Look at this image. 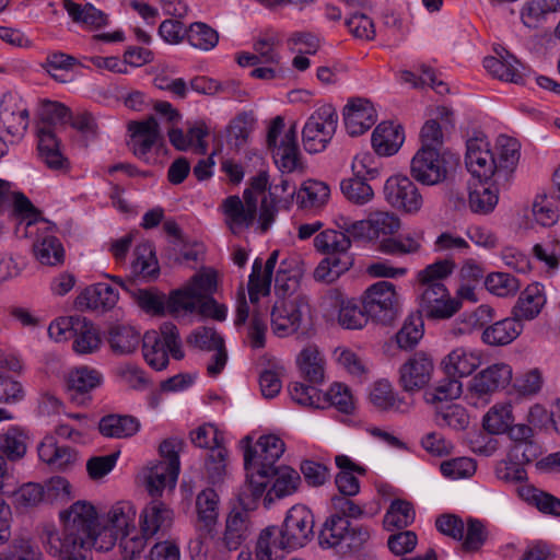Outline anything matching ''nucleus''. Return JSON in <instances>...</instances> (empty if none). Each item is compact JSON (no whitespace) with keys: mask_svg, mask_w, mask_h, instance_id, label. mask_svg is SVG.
I'll list each match as a JSON object with an SVG mask.
<instances>
[{"mask_svg":"<svg viewBox=\"0 0 560 560\" xmlns=\"http://www.w3.org/2000/svg\"><path fill=\"white\" fill-rule=\"evenodd\" d=\"M349 497L331 498V513L323 523L318 534V544L322 548L331 549L343 558L359 552L371 536L368 526L351 525L349 520L362 517L364 510Z\"/></svg>","mask_w":560,"mask_h":560,"instance_id":"nucleus-1","label":"nucleus"},{"mask_svg":"<svg viewBox=\"0 0 560 560\" xmlns=\"http://www.w3.org/2000/svg\"><path fill=\"white\" fill-rule=\"evenodd\" d=\"M243 442L250 443L246 436ZM285 451L284 442L275 434L260 436L254 445L248 444L244 451V468L246 470L247 483L241 494L242 504L252 509L255 502L262 497L267 478L270 471L278 468L276 463Z\"/></svg>","mask_w":560,"mask_h":560,"instance_id":"nucleus-2","label":"nucleus"},{"mask_svg":"<svg viewBox=\"0 0 560 560\" xmlns=\"http://www.w3.org/2000/svg\"><path fill=\"white\" fill-rule=\"evenodd\" d=\"M71 115L66 105L51 103L46 109L42 125L38 127V155L46 166L52 171L67 172L69 170V161L60 152L57 129L58 126L62 127L65 122H69Z\"/></svg>","mask_w":560,"mask_h":560,"instance_id":"nucleus-3","label":"nucleus"},{"mask_svg":"<svg viewBox=\"0 0 560 560\" xmlns=\"http://www.w3.org/2000/svg\"><path fill=\"white\" fill-rule=\"evenodd\" d=\"M59 516L63 523L62 530L59 533L55 528L48 527L44 530V538L48 535H56L61 541L85 545L91 541L90 534L93 533L98 522L97 511L92 503L77 501L68 510L61 511Z\"/></svg>","mask_w":560,"mask_h":560,"instance_id":"nucleus-4","label":"nucleus"},{"mask_svg":"<svg viewBox=\"0 0 560 560\" xmlns=\"http://www.w3.org/2000/svg\"><path fill=\"white\" fill-rule=\"evenodd\" d=\"M185 445L178 438L164 440L160 444V455L163 460L150 467L145 476L147 490L151 497H160L165 488L173 489L179 475V452Z\"/></svg>","mask_w":560,"mask_h":560,"instance_id":"nucleus-5","label":"nucleus"},{"mask_svg":"<svg viewBox=\"0 0 560 560\" xmlns=\"http://www.w3.org/2000/svg\"><path fill=\"white\" fill-rule=\"evenodd\" d=\"M217 285L214 271L196 273L187 284L170 293L168 314L173 317L194 314L196 305L200 301L211 298L217 291Z\"/></svg>","mask_w":560,"mask_h":560,"instance_id":"nucleus-6","label":"nucleus"},{"mask_svg":"<svg viewBox=\"0 0 560 560\" xmlns=\"http://www.w3.org/2000/svg\"><path fill=\"white\" fill-rule=\"evenodd\" d=\"M162 339L154 330L147 331L142 337V351L147 363L156 371L164 370L168 364V353L175 360L184 358L177 327L173 323H164L160 327Z\"/></svg>","mask_w":560,"mask_h":560,"instance_id":"nucleus-7","label":"nucleus"},{"mask_svg":"<svg viewBox=\"0 0 560 560\" xmlns=\"http://www.w3.org/2000/svg\"><path fill=\"white\" fill-rule=\"evenodd\" d=\"M458 162V155L451 151L419 149L411 160V175L424 185H436L447 177Z\"/></svg>","mask_w":560,"mask_h":560,"instance_id":"nucleus-8","label":"nucleus"},{"mask_svg":"<svg viewBox=\"0 0 560 560\" xmlns=\"http://www.w3.org/2000/svg\"><path fill=\"white\" fill-rule=\"evenodd\" d=\"M361 303L369 318L384 326L393 325L401 312L395 285L388 281H378L370 285Z\"/></svg>","mask_w":560,"mask_h":560,"instance_id":"nucleus-9","label":"nucleus"},{"mask_svg":"<svg viewBox=\"0 0 560 560\" xmlns=\"http://www.w3.org/2000/svg\"><path fill=\"white\" fill-rule=\"evenodd\" d=\"M284 128V119L276 116L267 133V145L272 151L276 164L282 172L292 173L302 167L301 153L298 144L296 124L293 122L284 132L281 141L277 139Z\"/></svg>","mask_w":560,"mask_h":560,"instance_id":"nucleus-10","label":"nucleus"},{"mask_svg":"<svg viewBox=\"0 0 560 560\" xmlns=\"http://www.w3.org/2000/svg\"><path fill=\"white\" fill-rule=\"evenodd\" d=\"M338 115L330 104L318 107L302 130L304 149L310 153L323 151L336 132Z\"/></svg>","mask_w":560,"mask_h":560,"instance_id":"nucleus-11","label":"nucleus"},{"mask_svg":"<svg viewBox=\"0 0 560 560\" xmlns=\"http://www.w3.org/2000/svg\"><path fill=\"white\" fill-rule=\"evenodd\" d=\"M191 443L201 448H209L206 470L212 482L222 479L225 472L228 451L223 446L222 433L212 424H202L190 433Z\"/></svg>","mask_w":560,"mask_h":560,"instance_id":"nucleus-12","label":"nucleus"},{"mask_svg":"<svg viewBox=\"0 0 560 560\" xmlns=\"http://www.w3.org/2000/svg\"><path fill=\"white\" fill-rule=\"evenodd\" d=\"M465 164L479 182L491 180L497 186V159L485 135L479 133L466 141Z\"/></svg>","mask_w":560,"mask_h":560,"instance_id":"nucleus-13","label":"nucleus"},{"mask_svg":"<svg viewBox=\"0 0 560 560\" xmlns=\"http://www.w3.org/2000/svg\"><path fill=\"white\" fill-rule=\"evenodd\" d=\"M308 314L310 304L305 295L278 300L270 314L273 332L279 337L296 332Z\"/></svg>","mask_w":560,"mask_h":560,"instance_id":"nucleus-14","label":"nucleus"},{"mask_svg":"<svg viewBox=\"0 0 560 560\" xmlns=\"http://www.w3.org/2000/svg\"><path fill=\"white\" fill-rule=\"evenodd\" d=\"M315 520L312 511L302 504L293 505L279 527L291 549L306 546L314 537Z\"/></svg>","mask_w":560,"mask_h":560,"instance_id":"nucleus-15","label":"nucleus"},{"mask_svg":"<svg viewBox=\"0 0 560 560\" xmlns=\"http://www.w3.org/2000/svg\"><path fill=\"white\" fill-rule=\"evenodd\" d=\"M128 130L130 132L128 148L135 156L150 163L149 152L153 147L163 144V136L158 120L154 116H150L141 121H130Z\"/></svg>","mask_w":560,"mask_h":560,"instance_id":"nucleus-16","label":"nucleus"},{"mask_svg":"<svg viewBox=\"0 0 560 560\" xmlns=\"http://www.w3.org/2000/svg\"><path fill=\"white\" fill-rule=\"evenodd\" d=\"M389 205L407 213H416L422 206V197L417 186L406 176H392L384 186Z\"/></svg>","mask_w":560,"mask_h":560,"instance_id":"nucleus-17","label":"nucleus"},{"mask_svg":"<svg viewBox=\"0 0 560 560\" xmlns=\"http://www.w3.org/2000/svg\"><path fill=\"white\" fill-rule=\"evenodd\" d=\"M223 212L226 215V223L235 234L237 229L253 224L257 213V197L250 188L243 192V201L236 196H229L224 199Z\"/></svg>","mask_w":560,"mask_h":560,"instance_id":"nucleus-18","label":"nucleus"},{"mask_svg":"<svg viewBox=\"0 0 560 560\" xmlns=\"http://www.w3.org/2000/svg\"><path fill=\"white\" fill-rule=\"evenodd\" d=\"M433 369L432 358L417 352L400 366L399 384L407 393L419 392L430 382Z\"/></svg>","mask_w":560,"mask_h":560,"instance_id":"nucleus-19","label":"nucleus"},{"mask_svg":"<svg viewBox=\"0 0 560 560\" xmlns=\"http://www.w3.org/2000/svg\"><path fill=\"white\" fill-rule=\"evenodd\" d=\"M174 512L167 504L160 500H152L140 514L141 535L147 539L154 536L163 537L172 527Z\"/></svg>","mask_w":560,"mask_h":560,"instance_id":"nucleus-20","label":"nucleus"},{"mask_svg":"<svg viewBox=\"0 0 560 560\" xmlns=\"http://www.w3.org/2000/svg\"><path fill=\"white\" fill-rule=\"evenodd\" d=\"M497 186L508 188L520 161V142L509 136H500L497 140Z\"/></svg>","mask_w":560,"mask_h":560,"instance_id":"nucleus-21","label":"nucleus"},{"mask_svg":"<svg viewBox=\"0 0 560 560\" xmlns=\"http://www.w3.org/2000/svg\"><path fill=\"white\" fill-rule=\"evenodd\" d=\"M376 110L366 98H351L343 108L345 126L352 137L368 131L376 122Z\"/></svg>","mask_w":560,"mask_h":560,"instance_id":"nucleus-22","label":"nucleus"},{"mask_svg":"<svg viewBox=\"0 0 560 560\" xmlns=\"http://www.w3.org/2000/svg\"><path fill=\"white\" fill-rule=\"evenodd\" d=\"M0 124L9 135L18 139L23 137L28 127V110L12 94L4 95L0 102Z\"/></svg>","mask_w":560,"mask_h":560,"instance_id":"nucleus-23","label":"nucleus"},{"mask_svg":"<svg viewBox=\"0 0 560 560\" xmlns=\"http://www.w3.org/2000/svg\"><path fill=\"white\" fill-rule=\"evenodd\" d=\"M273 479L271 488L264 492L262 499L264 506L269 509L277 499H283L296 492L301 477L296 470L289 466H279L270 471V475L265 478L267 485Z\"/></svg>","mask_w":560,"mask_h":560,"instance_id":"nucleus-24","label":"nucleus"},{"mask_svg":"<svg viewBox=\"0 0 560 560\" xmlns=\"http://www.w3.org/2000/svg\"><path fill=\"white\" fill-rule=\"evenodd\" d=\"M512 380V368L505 363H495L476 374L469 389L478 396L492 394L504 388Z\"/></svg>","mask_w":560,"mask_h":560,"instance_id":"nucleus-25","label":"nucleus"},{"mask_svg":"<svg viewBox=\"0 0 560 560\" xmlns=\"http://www.w3.org/2000/svg\"><path fill=\"white\" fill-rule=\"evenodd\" d=\"M38 456L52 470L66 471L79 460L78 452L68 446L59 445L52 436H47L38 446Z\"/></svg>","mask_w":560,"mask_h":560,"instance_id":"nucleus-26","label":"nucleus"},{"mask_svg":"<svg viewBox=\"0 0 560 560\" xmlns=\"http://www.w3.org/2000/svg\"><path fill=\"white\" fill-rule=\"evenodd\" d=\"M544 287L540 283H533L521 292L511 315L520 323L535 319L546 304Z\"/></svg>","mask_w":560,"mask_h":560,"instance_id":"nucleus-27","label":"nucleus"},{"mask_svg":"<svg viewBox=\"0 0 560 560\" xmlns=\"http://www.w3.org/2000/svg\"><path fill=\"white\" fill-rule=\"evenodd\" d=\"M279 252L273 250L265 265L261 258H256L253 264L252 273L248 279V294L252 303L259 300V295H266L270 292L273 269L277 265Z\"/></svg>","mask_w":560,"mask_h":560,"instance_id":"nucleus-28","label":"nucleus"},{"mask_svg":"<svg viewBox=\"0 0 560 560\" xmlns=\"http://www.w3.org/2000/svg\"><path fill=\"white\" fill-rule=\"evenodd\" d=\"M481 364L478 352L465 347L453 349L441 362L446 376H455L458 380L469 376Z\"/></svg>","mask_w":560,"mask_h":560,"instance_id":"nucleus-29","label":"nucleus"},{"mask_svg":"<svg viewBox=\"0 0 560 560\" xmlns=\"http://www.w3.org/2000/svg\"><path fill=\"white\" fill-rule=\"evenodd\" d=\"M523 329L524 325L511 315L491 325H486L481 334V340L492 347L508 346L522 334Z\"/></svg>","mask_w":560,"mask_h":560,"instance_id":"nucleus-30","label":"nucleus"},{"mask_svg":"<svg viewBox=\"0 0 560 560\" xmlns=\"http://www.w3.org/2000/svg\"><path fill=\"white\" fill-rule=\"evenodd\" d=\"M509 438L514 442L510 450V457L522 462H533L539 454L534 442V430L527 424H510L506 430Z\"/></svg>","mask_w":560,"mask_h":560,"instance_id":"nucleus-31","label":"nucleus"},{"mask_svg":"<svg viewBox=\"0 0 560 560\" xmlns=\"http://www.w3.org/2000/svg\"><path fill=\"white\" fill-rule=\"evenodd\" d=\"M292 550L278 526L264 528L256 544V560H281Z\"/></svg>","mask_w":560,"mask_h":560,"instance_id":"nucleus-32","label":"nucleus"},{"mask_svg":"<svg viewBox=\"0 0 560 560\" xmlns=\"http://www.w3.org/2000/svg\"><path fill=\"white\" fill-rule=\"evenodd\" d=\"M405 140L402 127L383 121L372 133V145L380 155H392L398 151Z\"/></svg>","mask_w":560,"mask_h":560,"instance_id":"nucleus-33","label":"nucleus"},{"mask_svg":"<svg viewBox=\"0 0 560 560\" xmlns=\"http://www.w3.org/2000/svg\"><path fill=\"white\" fill-rule=\"evenodd\" d=\"M516 65L520 61L506 51V55H500V58L488 56L483 59L485 69L494 78L515 84L525 83V73Z\"/></svg>","mask_w":560,"mask_h":560,"instance_id":"nucleus-34","label":"nucleus"},{"mask_svg":"<svg viewBox=\"0 0 560 560\" xmlns=\"http://www.w3.org/2000/svg\"><path fill=\"white\" fill-rule=\"evenodd\" d=\"M140 429L137 418L128 415H107L98 422L100 433L110 439H127L135 435Z\"/></svg>","mask_w":560,"mask_h":560,"instance_id":"nucleus-35","label":"nucleus"},{"mask_svg":"<svg viewBox=\"0 0 560 560\" xmlns=\"http://www.w3.org/2000/svg\"><path fill=\"white\" fill-rule=\"evenodd\" d=\"M103 382V375L89 366L75 368L67 376V388L72 399L84 396Z\"/></svg>","mask_w":560,"mask_h":560,"instance_id":"nucleus-36","label":"nucleus"},{"mask_svg":"<svg viewBox=\"0 0 560 560\" xmlns=\"http://www.w3.org/2000/svg\"><path fill=\"white\" fill-rule=\"evenodd\" d=\"M296 364L304 380L320 384L325 378V359L315 346L304 348L296 359Z\"/></svg>","mask_w":560,"mask_h":560,"instance_id":"nucleus-37","label":"nucleus"},{"mask_svg":"<svg viewBox=\"0 0 560 560\" xmlns=\"http://www.w3.org/2000/svg\"><path fill=\"white\" fill-rule=\"evenodd\" d=\"M250 535V522L245 511H232L225 525L223 536L224 546L230 550H236Z\"/></svg>","mask_w":560,"mask_h":560,"instance_id":"nucleus-38","label":"nucleus"},{"mask_svg":"<svg viewBox=\"0 0 560 560\" xmlns=\"http://www.w3.org/2000/svg\"><path fill=\"white\" fill-rule=\"evenodd\" d=\"M80 303L95 311H109L118 301V292L107 283L98 282L88 287L79 296Z\"/></svg>","mask_w":560,"mask_h":560,"instance_id":"nucleus-39","label":"nucleus"},{"mask_svg":"<svg viewBox=\"0 0 560 560\" xmlns=\"http://www.w3.org/2000/svg\"><path fill=\"white\" fill-rule=\"evenodd\" d=\"M35 258L44 266L57 267L65 261L62 243L54 235H38L33 243Z\"/></svg>","mask_w":560,"mask_h":560,"instance_id":"nucleus-40","label":"nucleus"},{"mask_svg":"<svg viewBox=\"0 0 560 560\" xmlns=\"http://www.w3.org/2000/svg\"><path fill=\"white\" fill-rule=\"evenodd\" d=\"M503 187L493 186V182H479L469 190L468 201L472 212L490 213L498 203L499 191Z\"/></svg>","mask_w":560,"mask_h":560,"instance_id":"nucleus-41","label":"nucleus"},{"mask_svg":"<svg viewBox=\"0 0 560 560\" xmlns=\"http://www.w3.org/2000/svg\"><path fill=\"white\" fill-rule=\"evenodd\" d=\"M47 552L57 560H93L88 545L61 541L56 535L44 538Z\"/></svg>","mask_w":560,"mask_h":560,"instance_id":"nucleus-42","label":"nucleus"},{"mask_svg":"<svg viewBox=\"0 0 560 560\" xmlns=\"http://www.w3.org/2000/svg\"><path fill=\"white\" fill-rule=\"evenodd\" d=\"M107 340L114 353L124 355L135 352L142 338L140 332L131 326L114 325L108 330Z\"/></svg>","mask_w":560,"mask_h":560,"instance_id":"nucleus-43","label":"nucleus"},{"mask_svg":"<svg viewBox=\"0 0 560 560\" xmlns=\"http://www.w3.org/2000/svg\"><path fill=\"white\" fill-rule=\"evenodd\" d=\"M137 511L129 501L116 502L107 512L104 523L124 535H132Z\"/></svg>","mask_w":560,"mask_h":560,"instance_id":"nucleus-44","label":"nucleus"},{"mask_svg":"<svg viewBox=\"0 0 560 560\" xmlns=\"http://www.w3.org/2000/svg\"><path fill=\"white\" fill-rule=\"evenodd\" d=\"M65 8L73 22L86 27L100 28L107 24V15L91 3L65 0Z\"/></svg>","mask_w":560,"mask_h":560,"instance_id":"nucleus-45","label":"nucleus"},{"mask_svg":"<svg viewBox=\"0 0 560 560\" xmlns=\"http://www.w3.org/2000/svg\"><path fill=\"white\" fill-rule=\"evenodd\" d=\"M494 318V310L489 305H480L471 313L462 314L454 323L451 332L454 336L470 334L481 329Z\"/></svg>","mask_w":560,"mask_h":560,"instance_id":"nucleus-46","label":"nucleus"},{"mask_svg":"<svg viewBox=\"0 0 560 560\" xmlns=\"http://www.w3.org/2000/svg\"><path fill=\"white\" fill-rule=\"evenodd\" d=\"M74 328L73 349L77 353L88 354L97 351L101 347L102 340L97 328L85 317H80L77 320Z\"/></svg>","mask_w":560,"mask_h":560,"instance_id":"nucleus-47","label":"nucleus"},{"mask_svg":"<svg viewBox=\"0 0 560 560\" xmlns=\"http://www.w3.org/2000/svg\"><path fill=\"white\" fill-rule=\"evenodd\" d=\"M27 434L18 427L0 433V453L10 462L23 458L27 451Z\"/></svg>","mask_w":560,"mask_h":560,"instance_id":"nucleus-48","label":"nucleus"},{"mask_svg":"<svg viewBox=\"0 0 560 560\" xmlns=\"http://www.w3.org/2000/svg\"><path fill=\"white\" fill-rule=\"evenodd\" d=\"M330 195L327 184L318 180L305 182L296 195V202L303 209L320 208Z\"/></svg>","mask_w":560,"mask_h":560,"instance_id":"nucleus-49","label":"nucleus"},{"mask_svg":"<svg viewBox=\"0 0 560 560\" xmlns=\"http://www.w3.org/2000/svg\"><path fill=\"white\" fill-rule=\"evenodd\" d=\"M514 421L510 404H497L483 416L482 427L490 434L505 433Z\"/></svg>","mask_w":560,"mask_h":560,"instance_id":"nucleus-50","label":"nucleus"},{"mask_svg":"<svg viewBox=\"0 0 560 560\" xmlns=\"http://www.w3.org/2000/svg\"><path fill=\"white\" fill-rule=\"evenodd\" d=\"M371 402L382 409H395L400 412H406L409 409L407 402L397 398L393 392L392 385L387 381H378L370 393Z\"/></svg>","mask_w":560,"mask_h":560,"instance_id":"nucleus-51","label":"nucleus"},{"mask_svg":"<svg viewBox=\"0 0 560 560\" xmlns=\"http://www.w3.org/2000/svg\"><path fill=\"white\" fill-rule=\"evenodd\" d=\"M159 262L150 243L139 244L135 248L132 271L145 279H153L159 275Z\"/></svg>","mask_w":560,"mask_h":560,"instance_id":"nucleus-52","label":"nucleus"},{"mask_svg":"<svg viewBox=\"0 0 560 560\" xmlns=\"http://www.w3.org/2000/svg\"><path fill=\"white\" fill-rule=\"evenodd\" d=\"M413 520L415 510L412 504L408 501L396 499L390 503L384 516V525L387 529H401L409 526Z\"/></svg>","mask_w":560,"mask_h":560,"instance_id":"nucleus-53","label":"nucleus"},{"mask_svg":"<svg viewBox=\"0 0 560 560\" xmlns=\"http://www.w3.org/2000/svg\"><path fill=\"white\" fill-rule=\"evenodd\" d=\"M424 332L421 314L408 316L402 327L396 334V341L399 348L408 350L418 345Z\"/></svg>","mask_w":560,"mask_h":560,"instance_id":"nucleus-54","label":"nucleus"},{"mask_svg":"<svg viewBox=\"0 0 560 560\" xmlns=\"http://www.w3.org/2000/svg\"><path fill=\"white\" fill-rule=\"evenodd\" d=\"M314 246L323 254L340 253L350 249L351 241L346 233L327 229L315 236Z\"/></svg>","mask_w":560,"mask_h":560,"instance_id":"nucleus-55","label":"nucleus"},{"mask_svg":"<svg viewBox=\"0 0 560 560\" xmlns=\"http://www.w3.org/2000/svg\"><path fill=\"white\" fill-rule=\"evenodd\" d=\"M340 189L346 199L357 206H363L374 197L372 187L361 177L341 180Z\"/></svg>","mask_w":560,"mask_h":560,"instance_id":"nucleus-56","label":"nucleus"},{"mask_svg":"<svg viewBox=\"0 0 560 560\" xmlns=\"http://www.w3.org/2000/svg\"><path fill=\"white\" fill-rule=\"evenodd\" d=\"M436 423L440 427H448L455 431H463L469 424V415L463 406L451 404L436 410Z\"/></svg>","mask_w":560,"mask_h":560,"instance_id":"nucleus-57","label":"nucleus"},{"mask_svg":"<svg viewBox=\"0 0 560 560\" xmlns=\"http://www.w3.org/2000/svg\"><path fill=\"white\" fill-rule=\"evenodd\" d=\"M136 298L139 306L147 313L153 315H164L168 313V298L165 294L153 289H137L131 292Z\"/></svg>","mask_w":560,"mask_h":560,"instance_id":"nucleus-58","label":"nucleus"},{"mask_svg":"<svg viewBox=\"0 0 560 560\" xmlns=\"http://www.w3.org/2000/svg\"><path fill=\"white\" fill-rule=\"evenodd\" d=\"M0 560H44L40 549L28 538H15Z\"/></svg>","mask_w":560,"mask_h":560,"instance_id":"nucleus-59","label":"nucleus"},{"mask_svg":"<svg viewBox=\"0 0 560 560\" xmlns=\"http://www.w3.org/2000/svg\"><path fill=\"white\" fill-rule=\"evenodd\" d=\"M255 124L256 118L253 112L240 113L230 121L228 127L229 140L231 142L233 141L236 148L242 147L247 141V138L254 129Z\"/></svg>","mask_w":560,"mask_h":560,"instance_id":"nucleus-60","label":"nucleus"},{"mask_svg":"<svg viewBox=\"0 0 560 560\" xmlns=\"http://www.w3.org/2000/svg\"><path fill=\"white\" fill-rule=\"evenodd\" d=\"M122 534L117 529L108 526L104 522L101 524L97 522L93 533L90 534V542L88 544V550L91 551L95 548L98 551H109L113 547L120 542Z\"/></svg>","mask_w":560,"mask_h":560,"instance_id":"nucleus-61","label":"nucleus"},{"mask_svg":"<svg viewBox=\"0 0 560 560\" xmlns=\"http://www.w3.org/2000/svg\"><path fill=\"white\" fill-rule=\"evenodd\" d=\"M485 285L489 292L500 298L516 294L520 290V281L508 272H492L487 276Z\"/></svg>","mask_w":560,"mask_h":560,"instance_id":"nucleus-62","label":"nucleus"},{"mask_svg":"<svg viewBox=\"0 0 560 560\" xmlns=\"http://www.w3.org/2000/svg\"><path fill=\"white\" fill-rule=\"evenodd\" d=\"M530 462H522L508 456V459L500 460L494 468L495 477L505 483H521L527 479V472L523 467Z\"/></svg>","mask_w":560,"mask_h":560,"instance_id":"nucleus-63","label":"nucleus"},{"mask_svg":"<svg viewBox=\"0 0 560 560\" xmlns=\"http://www.w3.org/2000/svg\"><path fill=\"white\" fill-rule=\"evenodd\" d=\"M147 540L139 533L124 535L118 544L121 560H149L145 555Z\"/></svg>","mask_w":560,"mask_h":560,"instance_id":"nucleus-64","label":"nucleus"}]
</instances>
